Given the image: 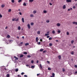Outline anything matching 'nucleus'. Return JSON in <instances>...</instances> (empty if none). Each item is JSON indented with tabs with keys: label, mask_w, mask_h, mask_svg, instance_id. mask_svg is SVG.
<instances>
[{
	"label": "nucleus",
	"mask_w": 77,
	"mask_h": 77,
	"mask_svg": "<svg viewBox=\"0 0 77 77\" xmlns=\"http://www.w3.org/2000/svg\"><path fill=\"white\" fill-rule=\"evenodd\" d=\"M19 19L18 18H14V19H12V21H18L19 20Z\"/></svg>",
	"instance_id": "1"
},
{
	"label": "nucleus",
	"mask_w": 77,
	"mask_h": 77,
	"mask_svg": "<svg viewBox=\"0 0 77 77\" xmlns=\"http://www.w3.org/2000/svg\"><path fill=\"white\" fill-rule=\"evenodd\" d=\"M66 2L67 3H71V0H66Z\"/></svg>",
	"instance_id": "2"
},
{
	"label": "nucleus",
	"mask_w": 77,
	"mask_h": 77,
	"mask_svg": "<svg viewBox=\"0 0 77 77\" xmlns=\"http://www.w3.org/2000/svg\"><path fill=\"white\" fill-rule=\"evenodd\" d=\"M23 44V42H21L20 44H19L20 46H22V45Z\"/></svg>",
	"instance_id": "3"
},
{
	"label": "nucleus",
	"mask_w": 77,
	"mask_h": 77,
	"mask_svg": "<svg viewBox=\"0 0 77 77\" xmlns=\"http://www.w3.org/2000/svg\"><path fill=\"white\" fill-rule=\"evenodd\" d=\"M72 24H75L76 25H77V22H72Z\"/></svg>",
	"instance_id": "4"
},
{
	"label": "nucleus",
	"mask_w": 77,
	"mask_h": 77,
	"mask_svg": "<svg viewBox=\"0 0 77 77\" xmlns=\"http://www.w3.org/2000/svg\"><path fill=\"white\" fill-rule=\"evenodd\" d=\"M39 67L40 69H42V65H41V64H40V66Z\"/></svg>",
	"instance_id": "5"
},
{
	"label": "nucleus",
	"mask_w": 77,
	"mask_h": 77,
	"mask_svg": "<svg viewBox=\"0 0 77 77\" xmlns=\"http://www.w3.org/2000/svg\"><path fill=\"white\" fill-rule=\"evenodd\" d=\"M63 9H65L66 8V5H64L63 7Z\"/></svg>",
	"instance_id": "6"
},
{
	"label": "nucleus",
	"mask_w": 77,
	"mask_h": 77,
	"mask_svg": "<svg viewBox=\"0 0 77 77\" xmlns=\"http://www.w3.org/2000/svg\"><path fill=\"white\" fill-rule=\"evenodd\" d=\"M14 58H15V59H16L15 60H18V57H15V56H14Z\"/></svg>",
	"instance_id": "7"
},
{
	"label": "nucleus",
	"mask_w": 77,
	"mask_h": 77,
	"mask_svg": "<svg viewBox=\"0 0 77 77\" xmlns=\"http://www.w3.org/2000/svg\"><path fill=\"white\" fill-rule=\"evenodd\" d=\"M22 21L23 23H24V18H22Z\"/></svg>",
	"instance_id": "8"
},
{
	"label": "nucleus",
	"mask_w": 77,
	"mask_h": 77,
	"mask_svg": "<svg viewBox=\"0 0 77 77\" xmlns=\"http://www.w3.org/2000/svg\"><path fill=\"white\" fill-rule=\"evenodd\" d=\"M27 26L28 27V29H30V24H28Z\"/></svg>",
	"instance_id": "9"
},
{
	"label": "nucleus",
	"mask_w": 77,
	"mask_h": 77,
	"mask_svg": "<svg viewBox=\"0 0 77 77\" xmlns=\"http://www.w3.org/2000/svg\"><path fill=\"white\" fill-rule=\"evenodd\" d=\"M57 26H60V24L59 23H57Z\"/></svg>",
	"instance_id": "10"
},
{
	"label": "nucleus",
	"mask_w": 77,
	"mask_h": 77,
	"mask_svg": "<svg viewBox=\"0 0 77 77\" xmlns=\"http://www.w3.org/2000/svg\"><path fill=\"white\" fill-rule=\"evenodd\" d=\"M29 45V43H26L25 44V46H27V45Z\"/></svg>",
	"instance_id": "11"
},
{
	"label": "nucleus",
	"mask_w": 77,
	"mask_h": 77,
	"mask_svg": "<svg viewBox=\"0 0 77 77\" xmlns=\"http://www.w3.org/2000/svg\"><path fill=\"white\" fill-rule=\"evenodd\" d=\"M36 42H38V38L36 37Z\"/></svg>",
	"instance_id": "12"
},
{
	"label": "nucleus",
	"mask_w": 77,
	"mask_h": 77,
	"mask_svg": "<svg viewBox=\"0 0 77 77\" xmlns=\"http://www.w3.org/2000/svg\"><path fill=\"white\" fill-rule=\"evenodd\" d=\"M58 57L59 59H61V56L59 55Z\"/></svg>",
	"instance_id": "13"
},
{
	"label": "nucleus",
	"mask_w": 77,
	"mask_h": 77,
	"mask_svg": "<svg viewBox=\"0 0 77 77\" xmlns=\"http://www.w3.org/2000/svg\"><path fill=\"white\" fill-rule=\"evenodd\" d=\"M21 29V27H20V26H19L18 27V30H20Z\"/></svg>",
	"instance_id": "14"
},
{
	"label": "nucleus",
	"mask_w": 77,
	"mask_h": 77,
	"mask_svg": "<svg viewBox=\"0 0 77 77\" xmlns=\"http://www.w3.org/2000/svg\"><path fill=\"white\" fill-rule=\"evenodd\" d=\"M43 50H44V49H41L40 50V51H41V52L43 51Z\"/></svg>",
	"instance_id": "15"
},
{
	"label": "nucleus",
	"mask_w": 77,
	"mask_h": 77,
	"mask_svg": "<svg viewBox=\"0 0 77 77\" xmlns=\"http://www.w3.org/2000/svg\"><path fill=\"white\" fill-rule=\"evenodd\" d=\"M30 17H34L33 14H30Z\"/></svg>",
	"instance_id": "16"
},
{
	"label": "nucleus",
	"mask_w": 77,
	"mask_h": 77,
	"mask_svg": "<svg viewBox=\"0 0 77 77\" xmlns=\"http://www.w3.org/2000/svg\"><path fill=\"white\" fill-rule=\"evenodd\" d=\"M33 14H36V11H33Z\"/></svg>",
	"instance_id": "17"
},
{
	"label": "nucleus",
	"mask_w": 77,
	"mask_h": 77,
	"mask_svg": "<svg viewBox=\"0 0 77 77\" xmlns=\"http://www.w3.org/2000/svg\"><path fill=\"white\" fill-rule=\"evenodd\" d=\"M43 12H44V13L45 14V13H47V11H46V10H44V11H43Z\"/></svg>",
	"instance_id": "18"
},
{
	"label": "nucleus",
	"mask_w": 77,
	"mask_h": 77,
	"mask_svg": "<svg viewBox=\"0 0 77 77\" xmlns=\"http://www.w3.org/2000/svg\"><path fill=\"white\" fill-rule=\"evenodd\" d=\"M23 54H27V53L26 52H23Z\"/></svg>",
	"instance_id": "19"
},
{
	"label": "nucleus",
	"mask_w": 77,
	"mask_h": 77,
	"mask_svg": "<svg viewBox=\"0 0 77 77\" xmlns=\"http://www.w3.org/2000/svg\"><path fill=\"white\" fill-rule=\"evenodd\" d=\"M74 41L73 40H72L71 41V44H73L74 43Z\"/></svg>",
	"instance_id": "20"
},
{
	"label": "nucleus",
	"mask_w": 77,
	"mask_h": 77,
	"mask_svg": "<svg viewBox=\"0 0 77 77\" xmlns=\"http://www.w3.org/2000/svg\"><path fill=\"white\" fill-rule=\"evenodd\" d=\"M52 33L53 34H54L55 33V31L54 30H53L52 32Z\"/></svg>",
	"instance_id": "21"
},
{
	"label": "nucleus",
	"mask_w": 77,
	"mask_h": 77,
	"mask_svg": "<svg viewBox=\"0 0 77 77\" xmlns=\"http://www.w3.org/2000/svg\"><path fill=\"white\" fill-rule=\"evenodd\" d=\"M37 34H38V35H40V31H38L37 32Z\"/></svg>",
	"instance_id": "22"
},
{
	"label": "nucleus",
	"mask_w": 77,
	"mask_h": 77,
	"mask_svg": "<svg viewBox=\"0 0 77 77\" xmlns=\"http://www.w3.org/2000/svg\"><path fill=\"white\" fill-rule=\"evenodd\" d=\"M34 0H29V2H33Z\"/></svg>",
	"instance_id": "23"
},
{
	"label": "nucleus",
	"mask_w": 77,
	"mask_h": 77,
	"mask_svg": "<svg viewBox=\"0 0 77 77\" xmlns=\"http://www.w3.org/2000/svg\"><path fill=\"white\" fill-rule=\"evenodd\" d=\"M1 7L2 8H4V7H5V5H1Z\"/></svg>",
	"instance_id": "24"
},
{
	"label": "nucleus",
	"mask_w": 77,
	"mask_h": 77,
	"mask_svg": "<svg viewBox=\"0 0 77 77\" xmlns=\"http://www.w3.org/2000/svg\"><path fill=\"white\" fill-rule=\"evenodd\" d=\"M31 68H34L35 66H32L31 67Z\"/></svg>",
	"instance_id": "25"
},
{
	"label": "nucleus",
	"mask_w": 77,
	"mask_h": 77,
	"mask_svg": "<svg viewBox=\"0 0 77 77\" xmlns=\"http://www.w3.org/2000/svg\"><path fill=\"white\" fill-rule=\"evenodd\" d=\"M7 37L8 38H10V35H8L7 36Z\"/></svg>",
	"instance_id": "26"
},
{
	"label": "nucleus",
	"mask_w": 77,
	"mask_h": 77,
	"mask_svg": "<svg viewBox=\"0 0 77 77\" xmlns=\"http://www.w3.org/2000/svg\"><path fill=\"white\" fill-rule=\"evenodd\" d=\"M23 6H26V2L24 3L23 4Z\"/></svg>",
	"instance_id": "27"
},
{
	"label": "nucleus",
	"mask_w": 77,
	"mask_h": 77,
	"mask_svg": "<svg viewBox=\"0 0 77 77\" xmlns=\"http://www.w3.org/2000/svg\"><path fill=\"white\" fill-rule=\"evenodd\" d=\"M15 72H18V69H15Z\"/></svg>",
	"instance_id": "28"
},
{
	"label": "nucleus",
	"mask_w": 77,
	"mask_h": 77,
	"mask_svg": "<svg viewBox=\"0 0 77 77\" xmlns=\"http://www.w3.org/2000/svg\"><path fill=\"white\" fill-rule=\"evenodd\" d=\"M24 55H21L20 56V57L21 58V57H23Z\"/></svg>",
	"instance_id": "29"
},
{
	"label": "nucleus",
	"mask_w": 77,
	"mask_h": 77,
	"mask_svg": "<svg viewBox=\"0 0 77 77\" xmlns=\"http://www.w3.org/2000/svg\"><path fill=\"white\" fill-rule=\"evenodd\" d=\"M53 45V44H52V43H50L49 44V46H52Z\"/></svg>",
	"instance_id": "30"
},
{
	"label": "nucleus",
	"mask_w": 77,
	"mask_h": 77,
	"mask_svg": "<svg viewBox=\"0 0 77 77\" xmlns=\"http://www.w3.org/2000/svg\"><path fill=\"white\" fill-rule=\"evenodd\" d=\"M57 32H58V33H59V34L60 33V31L59 30Z\"/></svg>",
	"instance_id": "31"
},
{
	"label": "nucleus",
	"mask_w": 77,
	"mask_h": 77,
	"mask_svg": "<svg viewBox=\"0 0 77 77\" xmlns=\"http://www.w3.org/2000/svg\"><path fill=\"white\" fill-rule=\"evenodd\" d=\"M22 1V0H19V1H18V2L19 3H20V2H21Z\"/></svg>",
	"instance_id": "32"
},
{
	"label": "nucleus",
	"mask_w": 77,
	"mask_h": 77,
	"mask_svg": "<svg viewBox=\"0 0 77 77\" xmlns=\"http://www.w3.org/2000/svg\"><path fill=\"white\" fill-rule=\"evenodd\" d=\"M62 71L63 72H65V69L64 68H63L62 69Z\"/></svg>",
	"instance_id": "33"
},
{
	"label": "nucleus",
	"mask_w": 77,
	"mask_h": 77,
	"mask_svg": "<svg viewBox=\"0 0 77 77\" xmlns=\"http://www.w3.org/2000/svg\"><path fill=\"white\" fill-rule=\"evenodd\" d=\"M33 24H34V23H31V26H33Z\"/></svg>",
	"instance_id": "34"
},
{
	"label": "nucleus",
	"mask_w": 77,
	"mask_h": 77,
	"mask_svg": "<svg viewBox=\"0 0 77 77\" xmlns=\"http://www.w3.org/2000/svg\"><path fill=\"white\" fill-rule=\"evenodd\" d=\"M11 11V9H9L8 10V12H10Z\"/></svg>",
	"instance_id": "35"
},
{
	"label": "nucleus",
	"mask_w": 77,
	"mask_h": 77,
	"mask_svg": "<svg viewBox=\"0 0 77 77\" xmlns=\"http://www.w3.org/2000/svg\"><path fill=\"white\" fill-rule=\"evenodd\" d=\"M49 22H50V20H47L46 21V23H49Z\"/></svg>",
	"instance_id": "36"
},
{
	"label": "nucleus",
	"mask_w": 77,
	"mask_h": 77,
	"mask_svg": "<svg viewBox=\"0 0 77 77\" xmlns=\"http://www.w3.org/2000/svg\"><path fill=\"white\" fill-rule=\"evenodd\" d=\"M74 52L73 51H72L71 52V54H74Z\"/></svg>",
	"instance_id": "37"
},
{
	"label": "nucleus",
	"mask_w": 77,
	"mask_h": 77,
	"mask_svg": "<svg viewBox=\"0 0 77 77\" xmlns=\"http://www.w3.org/2000/svg\"><path fill=\"white\" fill-rule=\"evenodd\" d=\"M7 77H9V74H7Z\"/></svg>",
	"instance_id": "38"
},
{
	"label": "nucleus",
	"mask_w": 77,
	"mask_h": 77,
	"mask_svg": "<svg viewBox=\"0 0 77 77\" xmlns=\"http://www.w3.org/2000/svg\"><path fill=\"white\" fill-rule=\"evenodd\" d=\"M50 35L49 34H45V36H48V35Z\"/></svg>",
	"instance_id": "39"
},
{
	"label": "nucleus",
	"mask_w": 77,
	"mask_h": 77,
	"mask_svg": "<svg viewBox=\"0 0 77 77\" xmlns=\"http://www.w3.org/2000/svg\"><path fill=\"white\" fill-rule=\"evenodd\" d=\"M15 1H14V0H11V2H12V3H14Z\"/></svg>",
	"instance_id": "40"
},
{
	"label": "nucleus",
	"mask_w": 77,
	"mask_h": 77,
	"mask_svg": "<svg viewBox=\"0 0 77 77\" xmlns=\"http://www.w3.org/2000/svg\"><path fill=\"white\" fill-rule=\"evenodd\" d=\"M51 39H52V38H51V37H50L49 38V40H51Z\"/></svg>",
	"instance_id": "41"
},
{
	"label": "nucleus",
	"mask_w": 77,
	"mask_h": 77,
	"mask_svg": "<svg viewBox=\"0 0 77 77\" xmlns=\"http://www.w3.org/2000/svg\"><path fill=\"white\" fill-rule=\"evenodd\" d=\"M27 57H31V56H30V55H28L27 56Z\"/></svg>",
	"instance_id": "42"
},
{
	"label": "nucleus",
	"mask_w": 77,
	"mask_h": 77,
	"mask_svg": "<svg viewBox=\"0 0 77 77\" xmlns=\"http://www.w3.org/2000/svg\"><path fill=\"white\" fill-rule=\"evenodd\" d=\"M48 70H51V68H50V67L48 68Z\"/></svg>",
	"instance_id": "43"
},
{
	"label": "nucleus",
	"mask_w": 77,
	"mask_h": 77,
	"mask_svg": "<svg viewBox=\"0 0 77 77\" xmlns=\"http://www.w3.org/2000/svg\"><path fill=\"white\" fill-rule=\"evenodd\" d=\"M24 72H22V73H21V75H23V74H24Z\"/></svg>",
	"instance_id": "44"
},
{
	"label": "nucleus",
	"mask_w": 77,
	"mask_h": 77,
	"mask_svg": "<svg viewBox=\"0 0 77 77\" xmlns=\"http://www.w3.org/2000/svg\"><path fill=\"white\" fill-rule=\"evenodd\" d=\"M52 75H53V76L54 77V75H55V74L54 73H52Z\"/></svg>",
	"instance_id": "45"
},
{
	"label": "nucleus",
	"mask_w": 77,
	"mask_h": 77,
	"mask_svg": "<svg viewBox=\"0 0 77 77\" xmlns=\"http://www.w3.org/2000/svg\"><path fill=\"white\" fill-rule=\"evenodd\" d=\"M31 62L32 63H33V60H32L31 61Z\"/></svg>",
	"instance_id": "46"
},
{
	"label": "nucleus",
	"mask_w": 77,
	"mask_h": 77,
	"mask_svg": "<svg viewBox=\"0 0 77 77\" xmlns=\"http://www.w3.org/2000/svg\"><path fill=\"white\" fill-rule=\"evenodd\" d=\"M69 32H67V35H69Z\"/></svg>",
	"instance_id": "47"
},
{
	"label": "nucleus",
	"mask_w": 77,
	"mask_h": 77,
	"mask_svg": "<svg viewBox=\"0 0 77 77\" xmlns=\"http://www.w3.org/2000/svg\"><path fill=\"white\" fill-rule=\"evenodd\" d=\"M46 52H47V51H43V53H45Z\"/></svg>",
	"instance_id": "48"
},
{
	"label": "nucleus",
	"mask_w": 77,
	"mask_h": 77,
	"mask_svg": "<svg viewBox=\"0 0 77 77\" xmlns=\"http://www.w3.org/2000/svg\"><path fill=\"white\" fill-rule=\"evenodd\" d=\"M0 18H2V16L1 14H0Z\"/></svg>",
	"instance_id": "49"
},
{
	"label": "nucleus",
	"mask_w": 77,
	"mask_h": 77,
	"mask_svg": "<svg viewBox=\"0 0 77 77\" xmlns=\"http://www.w3.org/2000/svg\"><path fill=\"white\" fill-rule=\"evenodd\" d=\"M73 9H75V6H74L73 7Z\"/></svg>",
	"instance_id": "50"
},
{
	"label": "nucleus",
	"mask_w": 77,
	"mask_h": 77,
	"mask_svg": "<svg viewBox=\"0 0 77 77\" xmlns=\"http://www.w3.org/2000/svg\"><path fill=\"white\" fill-rule=\"evenodd\" d=\"M19 14L20 15H22V14L21 13V12H19Z\"/></svg>",
	"instance_id": "51"
},
{
	"label": "nucleus",
	"mask_w": 77,
	"mask_h": 77,
	"mask_svg": "<svg viewBox=\"0 0 77 77\" xmlns=\"http://www.w3.org/2000/svg\"><path fill=\"white\" fill-rule=\"evenodd\" d=\"M38 45H40L41 44V42H38Z\"/></svg>",
	"instance_id": "52"
},
{
	"label": "nucleus",
	"mask_w": 77,
	"mask_h": 77,
	"mask_svg": "<svg viewBox=\"0 0 77 77\" xmlns=\"http://www.w3.org/2000/svg\"><path fill=\"white\" fill-rule=\"evenodd\" d=\"M39 63V61L38 60H37V63Z\"/></svg>",
	"instance_id": "53"
},
{
	"label": "nucleus",
	"mask_w": 77,
	"mask_h": 77,
	"mask_svg": "<svg viewBox=\"0 0 77 77\" xmlns=\"http://www.w3.org/2000/svg\"><path fill=\"white\" fill-rule=\"evenodd\" d=\"M75 75H76V74H77V71H76L75 72Z\"/></svg>",
	"instance_id": "54"
},
{
	"label": "nucleus",
	"mask_w": 77,
	"mask_h": 77,
	"mask_svg": "<svg viewBox=\"0 0 77 77\" xmlns=\"http://www.w3.org/2000/svg\"><path fill=\"white\" fill-rule=\"evenodd\" d=\"M47 38H50V36L48 35V36H47Z\"/></svg>",
	"instance_id": "55"
},
{
	"label": "nucleus",
	"mask_w": 77,
	"mask_h": 77,
	"mask_svg": "<svg viewBox=\"0 0 77 77\" xmlns=\"http://www.w3.org/2000/svg\"><path fill=\"white\" fill-rule=\"evenodd\" d=\"M75 68H77V65H75Z\"/></svg>",
	"instance_id": "56"
},
{
	"label": "nucleus",
	"mask_w": 77,
	"mask_h": 77,
	"mask_svg": "<svg viewBox=\"0 0 77 77\" xmlns=\"http://www.w3.org/2000/svg\"><path fill=\"white\" fill-rule=\"evenodd\" d=\"M49 5H50L51 6H52V4L51 3H50Z\"/></svg>",
	"instance_id": "57"
},
{
	"label": "nucleus",
	"mask_w": 77,
	"mask_h": 77,
	"mask_svg": "<svg viewBox=\"0 0 77 77\" xmlns=\"http://www.w3.org/2000/svg\"><path fill=\"white\" fill-rule=\"evenodd\" d=\"M24 77H27V75H24Z\"/></svg>",
	"instance_id": "58"
},
{
	"label": "nucleus",
	"mask_w": 77,
	"mask_h": 77,
	"mask_svg": "<svg viewBox=\"0 0 77 77\" xmlns=\"http://www.w3.org/2000/svg\"><path fill=\"white\" fill-rule=\"evenodd\" d=\"M22 38H23V39H24V37L23 36H22Z\"/></svg>",
	"instance_id": "59"
},
{
	"label": "nucleus",
	"mask_w": 77,
	"mask_h": 77,
	"mask_svg": "<svg viewBox=\"0 0 77 77\" xmlns=\"http://www.w3.org/2000/svg\"><path fill=\"white\" fill-rule=\"evenodd\" d=\"M47 62H48V63H50V61H47Z\"/></svg>",
	"instance_id": "60"
},
{
	"label": "nucleus",
	"mask_w": 77,
	"mask_h": 77,
	"mask_svg": "<svg viewBox=\"0 0 77 77\" xmlns=\"http://www.w3.org/2000/svg\"><path fill=\"white\" fill-rule=\"evenodd\" d=\"M18 77H21V76H20V75H18Z\"/></svg>",
	"instance_id": "61"
},
{
	"label": "nucleus",
	"mask_w": 77,
	"mask_h": 77,
	"mask_svg": "<svg viewBox=\"0 0 77 77\" xmlns=\"http://www.w3.org/2000/svg\"><path fill=\"white\" fill-rule=\"evenodd\" d=\"M70 9H68V11H70Z\"/></svg>",
	"instance_id": "62"
},
{
	"label": "nucleus",
	"mask_w": 77,
	"mask_h": 77,
	"mask_svg": "<svg viewBox=\"0 0 77 77\" xmlns=\"http://www.w3.org/2000/svg\"><path fill=\"white\" fill-rule=\"evenodd\" d=\"M50 33V31H48L47 32V33Z\"/></svg>",
	"instance_id": "63"
},
{
	"label": "nucleus",
	"mask_w": 77,
	"mask_h": 77,
	"mask_svg": "<svg viewBox=\"0 0 77 77\" xmlns=\"http://www.w3.org/2000/svg\"><path fill=\"white\" fill-rule=\"evenodd\" d=\"M40 41H42V39H40Z\"/></svg>",
	"instance_id": "64"
}]
</instances>
